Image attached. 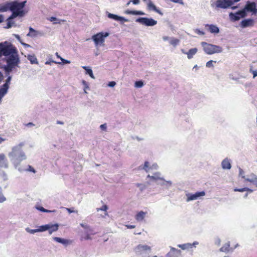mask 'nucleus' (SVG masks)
I'll use <instances>...</instances> for the list:
<instances>
[{
	"mask_svg": "<svg viewBox=\"0 0 257 257\" xmlns=\"http://www.w3.org/2000/svg\"><path fill=\"white\" fill-rule=\"evenodd\" d=\"M147 9L149 11H154L160 15L161 16H162L163 15V13L161 12L160 10L158 9L156 6L152 3V2L151 0L149 1V2L147 4Z\"/></svg>",
	"mask_w": 257,
	"mask_h": 257,
	"instance_id": "4468645a",
	"label": "nucleus"
},
{
	"mask_svg": "<svg viewBox=\"0 0 257 257\" xmlns=\"http://www.w3.org/2000/svg\"><path fill=\"white\" fill-rule=\"evenodd\" d=\"M107 16L109 18L113 19L116 21H121L123 22H127L128 20L122 17H120L117 15L108 13Z\"/></svg>",
	"mask_w": 257,
	"mask_h": 257,
	"instance_id": "f3484780",
	"label": "nucleus"
},
{
	"mask_svg": "<svg viewBox=\"0 0 257 257\" xmlns=\"http://www.w3.org/2000/svg\"><path fill=\"white\" fill-rule=\"evenodd\" d=\"M197 49L196 48H192L190 49L187 52H184L183 50V52L184 54L187 55V57L189 59H190L193 58V55H194L197 52Z\"/></svg>",
	"mask_w": 257,
	"mask_h": 257,
	"instance_id": "6ab92c4d",
	"label": "nucleus"
},
{
	"mask_svg": "<svg viewBox=\"0 0 257 257\" xmlns=\"http://www.w3.org/2000/svg\"><path fill=\"white\" fill-rule=\"evenodd\" d=\"M244 10V12H250L255 13L257 12V9H256V4L254 2H247L244 8L242 10Z\"/></svg>",
	"mask_w": 257,
	"mask_h": 257,
	"instance_id": "9b49d317",
	"label": "nucleus"
},
{
	"mask_svg": "<svg viewBox=\"0 0 257 257\" xmlns=\"http://www.w3.org/2000/svg\"><path fill=\"white\" fill-rule=\"evenodd\" d=\"M116 83L114 81H111L108 83V86L110 87H113L115 85Z\"/></svg>",
	"mask_w": 257,
	"mask_h": 257,
	"instance_id": "864d4df0",
	"label": "nucleus"
},
{
	"mask_svg": "<svg viewBox=\"0 0 257 257\" xmlns=\"http://www.w3.org/2000/svg\"><path fill=\"white\" fill-rule=\"evenodd\" d=\"M26 230L30 233H31V234H34L36 232H38V229H30L29 228H27L26 229Z\"/></svg>",
	"mask_w": 257,
	"mask_h": 257,
	"instance_id": "ea45409f",
	"label": "nucleus"
},
{
	"mask_svg": "<svg viewBox=\"0 0 257 257\" xmlns=\"http://www.w3.org/2000/svg\"><path fill=\"white\" fill-rule=\"evenodd\" d=\"M109 36L108 32H100L98 33L95 35H94L92 37V39L94 42L96 46L98 45L104 46V43L105 41V38Z\"/></svg>",
	"mask_w": 257,
	"mask_h": 257,
	"instance_id": "20e7f679",
	"label": "nucleus"
},
{
	"mask_svg": "<svg viewBox=\"0 0 257 257\" xmlns=\"http://www.w3.org/2000/svg\"><path fill=\"white\" fill-rule=\"evenodd\" d=\"M82 83L84 85V91L85 93H87L86 89H89V86H88L87 83L84 80H83L82 81Z\"/></svg>",
	"mask_w": 257,
	"mask_h": 257,
	"instance_id": "37998d69",
	"label": "nucleus"
},
{
	"mask_svg": "<svg viewBox=\"0 0 257 257\" xmlns=\"http://www.w3.org/2000/svg\"><path fill=\"white\" fill-rule=\"evenodd\" d=\"M246 181L252 183L257 187V177L252 179H246Z\"/></svg>",
	"mask_w": 257,
	"mask_h": 257,
	"instance_id": "c9c22d12",
	"label": "nucleus"
},
{
	"mask_svg": "<svg viewBox=\"0 0 257 257\" xmlns=\"http://www.w3.org/2000/svg\"><path fill=\"white\" fill-rule=\"evenodd\" d=\"M135 252L138 254H142L147 251L151 250V247L147 245L139 244L137 246L135 249Z\"/></svg>",
	"mask_w": 257,
	"mask_h": 257,
	"instance_id": "9d476101",
	"label": "nucleus"
},
{
	"mask_svg": "<svg viewBox=\"0 0 257 257\" xmlns=\"http://www.w3.org/2000/svg\"><path fill=\"white\" fill-rule=\"evenodd\" d=\"M49 229L47 230L49 231V233L51 234L53 232H55L58 230L59 225L58 224H49Z\"/></svg>",
	"mask_w": 257,
	"mask_h": 257,
	"instance_id": "412c9836",
	"label": "nucleus"
},
{
	"mask_svg": "<svg viewBox=\"0 0 257 257\" xmlns=\"http://www.w3.org/2000/svg\"><path fill=\"white\" fill-rule=\"evenodd\" d=\"M148 178H151V179H153V180H156V178H155V177L152 176H150V175H148Z\"/></svg>",
	"mask_w": 257,
	"mask_h": 257,
	"instance_id": "e2e57ef3",
	"label": "nucleus"
},
{
	"mask_svg": "<svg viewBox=\"0 0 257 257\" xmlns=\"http://www.w3.org/2000/svg\"><path fill=\"white\" fill-rule=\"evenodd\" d=\"M0 167L7 168L8 167V163L6 156L4 154H0Z\"/></svg>",
	"mask_w": 257,
	"mask_h": 257,
	"instance_id": "dca6fc26",
	"label": "nucleus"
},
{
	"mask_svg": "<svg viewBox=\"0 0 257 257\" xmlns=\"http://www.w3.org/2000/svg\"><path fill=\"white\" fill-rule=\"evenodd\" d=\"M100 127L101 130L105 131L106 130V124L105 123L101 124Z\"/></svg>",
	"mask_w": 257,
	"mask_h": 257,
	"instance_id": "603ef678",
	"label": "nucleus"
},
{
	"mask_svg": "<svg viewBox=\"0 0 257 257\" xmlns=\"http://www.w3.org/2000/svg\"><path fill=\"white\" fill-rule=\"evenodd\" d=\"M231 5V0H217L215 2V6L218 8L226 9Z\"/></svg>",
	"mask_w": 257,
	"mask_h": 257,
	"instance_id": "6e6552de",
	"label": "nucleus"
},
{
	"mask_svg": "<svg viewBox=\"0 0 257 257\" xmlns=\"http://www.w3.org/2000/svg\"><path fill=\"white\" fill-rule=\"evenodd\" d=\"M49 224H45L44 225L40 226L38 228V232H42L47 230L49 229Z\"/></svg>",
	"mask_w": 257,
	"mask_h": 257,
	"instance_id": "7c9ffc66",
	"label": "nucleus"
},
{
	"mask_svg": "<svg viewBox=\"0 0 257 257\" xmlns=\"http://www.w3.org/2000/svg\"><path fill=\"white\" fill-rule=\"evenodd\" d=\"M51 63H56L57 62H56L55 61H46L45 62V64L46 65H50L51 64Z\"/></svg>",
	"mask_w": 257,
	"mask_h": 257,
	"instance_id": "bf43d9fd",
	"label": "nucleus"
},
{
	"mask_svg": "<svg viewBox=\"0 0 257 257\" xmlns=\"http://www.w3.org/2000/svg\"><path fill=\"white\" fill-rule=\"evenodd\" d=\"M11 80V76H9L8 77V78L7 79L5 83L2 86H3L5 88H6L7 89H8Z\"/></svg>",
	"mask_w": 257,
	"mask_h": 257,
	"instance_id": "f704fd0d",
	"label": "nucleus"
},
{
	"mask_svg": "<svg viewBox=\"0 0 257 257\" xmlns=\"http://www.w3.org/2000/svg\"><path fill=\"white\" fill-rule=\"evenodd\" d=\"M5 61L7 63V65L4 66V70L6 72L10 73L14 68L17 67L20 63V58L18 53L6 57Z\"/></svg>",
	"mask_w": 257,
	"mask_h": 257,
	"instance_id": "f03ea898",
	"label": "nucleus"
},
{
	"mask_svg": "<svg viewBox=\"0 0 257 257\" xmlns=\"http://www.w3.org/2000/svg\"><path fill=\"white\" fill-rule=\"evenodd\" d=\"M252 66H250L249 72L253 74V78H255L256 76H257V70H253L252 69Z\"/></svg>",
	"mask_w": 257,
	"mask_h": 257,
	"instance_id": "4c0bfd02",
	"label": "nucleus"
},
{
	"mask_svg": "<svg viewBox=\"0 0 257 257\" xmlns=\"http://www.w3.org/2000/svg\"><path fill=\"white\" fill-rule=\"evenodd\" d=\"M179 40L176 38H173L170 41V43L171 45H173L174 47H176L179 43Z\"/></svg>",
	"mask_w": 257,
	"mask_h": 257,
	"instance_id": "473e14b6",
	"label": "nucleus"
},
{
	"mask_svg": "<svg viewBox=\"0 0 257 257\" xmlns=\"http://www.w3.org/2000/svg\"><path fill=\"white\" fill-rule=\"evenodd\" d=\"M196 33L200 35H204L205 34V33L199 29H196L195 31Z\"/></svg>",
	"mask_w": 257,
	"mask_h": 257,
	"instance_id": "3c124183",
	"label": "nucleus"
},
{
	"mask_svg": "<svg viewBox=\"0 0 257 257\" xmlns=\"http://www.w3.org/2000/svg\"><path fill=\"white\" fill-rule=\"evenodd\" d=\"M3 56L8 57L18 53L17 48L12 44L4 45L2 44V51Z\"/></svg>",
	"mask_w": 257,
	"mask_h": 257,
	"instance_id": "39448f33",
	"label": "nucleus"
},
{
	"mask_svg": "<svg viewBox=\"0 0 257 257\" xmlns=\"http://www.w3.org/2000/svg\"><path fill=\"white\" fill-rule=\"evenodd\" d=\"M221 165L224 169H230L231 168L230 162L228 159L223 160L221 163Z\"/></svg>",
	"mask_w": 257,
	"mask_h": 257,
	"instance_id": "aec40b11",
	"label": "nucleus"
},
{
	"mask_svg": "<svg viewBox=\"0 0 257 257\" xmlns=\"http://www.w3.org/2000/svg\"><path fill=\"white\" fill-rule=\"evenodd\" d=\"M38 35V32L32 27L29 28V33L27 34L28 36L31 37H36Z\"/></svg>",
	"mask_w": 257,
	"mask_h": 257,
	"instance_id": "a878e982",
	"label": "nucleus"
},
{
	"mask_svg": "<svg viewBox=\"0 0 257 257\" xmlns=\"http://www.w3.org/2000/svg\"><path fill=\"white\" fill-rule=\"evenodd\" d=\"M125 13L130 15H144L145 14L140 11H131V10H126L125 11Z\"/></svg>",
	"mask_w": 257,
	"mask_h": 257,
	"instance_id": "393cba45",
	"label": "nucleus"
},
{
	"mask_svg": "<svg viewBox=\"0 0 257 257\" xmlns=\"http://www.w3.org/2000/svg\"><path fill=\"white\" fill-rule=\"evenodd\" d=\"M230 244L229 243L225 244L220 248V250L222 252H228L229 250Z\"/></svg>",
	"mask_w": 257,
	"mask_h": 257,
	"instance_id": "c756f323",
	"label": "nucleus"
},
{
	"mask_svg": "<svg viewBox=\"0 0 257 257\" xmlns=\"http://www.w3.org/2000/svg\"><path fill=\"white\" fill-rule=\"evenodd\" d=\"M205 27L207 28V30L211 33L217 34L219 32V28L215 25L206 24Z\"/></svg>",
	"mask_w": 257,
	"mask_h": 257,
	"instance_id": "2eb2a0df",
	"label": "nucleus"
},
{
	"mask_svg": "<svg viewBox=\"0 0 257 257\" xmlns=\"http://www.w3.org/2000/svg\"><path fill=\"white\" fill-rule=\"evenodd\" d=\"M131 2L134 4V5H137L139 3L140 0H131Z\"/></svg>",
	"mask_w": 257,
	"mask_h": 257,
	"instance_id": "6e6d98bb",
	"label": "nucleus"
},
{
	"mask_svg": "<svg viewBox=\"0 0 257 257\" xmlns=\"http://www.w3.org/2000/svg\"><path fill=\"white\" fill-rule=\"evenodd\" d=\"M205 194V193L204 191L197 192L193 194H189L187 196V201H189L191 200H196L199 197L204 196Z\"/></svg>",
	"mask_w": 257,
	"mask_h": 257,
	"instance_id": "f8f14e48",
	"label": "nucleus"
},
{
	"mask_svg": "<svg viewBox=\"0 0 257 257\" xmlns=\"http://www.w3.org/2000/svg\"><path fill=\"white\" fill-rule=\"evenodd\" d=\"M126 226L127 227V228H130V229H133V228H135L136 227L135 225H126Z\"/></svg>",
	"mask_w": 257,
	"mask_h": 257,
	"instance_id": "13d9d810",
	"label": "nucleus"
},
{
	"mask_svg": "<svg viewBox=\"0 0 257 257\" xmlns=\"http://www.w3.org/2000/svg\"><path fill=\"white\" fill-rule=\"evenodd\" d=\"M246 15V12H244V10H242L234 14L232 13H230L229 17L232 20L235 21L239 20L241 18H244Z\"/></svg>",
	"mask_w": 257,
	"mask_h": 257,
	"instance_id": "1a4fd4ad",
	"label": "nucleus"
},
{
	"mask_svg": "<svg viewBox=\"0 0 257 257\" xmlns=\"http://www.w3.org/2000/svg\"><path fill=\"white\" fill-rule=\"evenodd\" d=\"M66 210L70 213H73V212H74L75 211L74 210H73L72 208H66Z\"/></svg>",
	"mask_w": 257,
	"mask_h": 257,
	"instance_id": "4d7b16f0",
	"label": "nucleus"
},
{
	"mask_svg": "<svg viewBox=\"0 0 257 257\" xmlns=\"http://www.w3.org/2000/svg\"><path fill=\"white\" fill-rule=\"evenodd\" d=\"M201 44L203 47L204 52L209 55L220 53L222 51V48L219 46L208 44L204 42H202Z\"/></svg>",
	"mask_w": 257,
	"mask_h": 257,
	"instance_id": "7ed1b4c3",
	"label": "nucleus"
},
{
	"mask_svg": "<svg viewBox=\"0 0 257 257\" xmlns=\"http://www.w3.org/2000/svg\"><path fill=\"white\" fill-rule=\"evenodd\" d=\"M13 19H10V17L7 19V25L5 28L6 29H9L11 28L14 24V22L12 21Z\"/></svg>",
	"mask_w": 257,
	"mask_h": 257,
	"instance_id": "2f4dec72",
	"label": "nucleus"
},
{
	"mask_svg": "<svg viewBox=\"0 0 257 257\" xmlns=\"http://www.w3.org/2000/svg\"><path fill=\"white\" fill-rule=\"evenodd\" d=\"M27 171H28L29 172H32L33 173H36L35 170L34 169V168L32 166H31L30 165L28 166V168Z\"/></svg>",
	"mask_w": 257,
	"mask_h": 257,
	"instance_id": "49530a36",
	"label": "nucleus"
},
{
	"mask_svg": "<svg viewBox=\"0 0 257 257\" xmlns=\"http://www.w3.org/2000/svg\"><path fill=\"white\" fill-rule=\"evenodd\" d=\"M80 225L83 227L84 228V229H86V231H92V229L89 226L87 225H86V224H84L83 223H81L80 224Z\"/></svg>",
	"mask_w": 257,
	"mask_h": 257,
	"instance_id": "e433bc0d",
	"label": "nucleus"
},
{
	"mask_svg": "<svg viewBox=\"0 0 257 257\" xmlns=\"http://www.w3.org/2000/svg\"><path fill=\"white\" fill-rule=\"evenodd\" d=\"M96 209L97 211H99L100 210L106 211L108 209V207L106 205H103L101 208H97Z\"/></svg>",
	"mask_w": 257,
	"mask_h": 257,
	"instance_id": "79ce46f5",
	"label": "nucleus"
},
{
	"mask_svg": "<svg viewBox=\"0 0 257 257\" xmlns=\"http://www.w3.org/2000/svg\"><path fill=\"white\" fill-rule=\"evenodd\" d=\"M246 190L245 191H247L250 193L252 192L253 191L252 190L250 189H249L248 188H246Z\"/></svg>",
	"mask_w": 257,
	"mask_h": 257,
	"instance_id": "69168bd1",
	"label": "nucleus"
},
{
	"mask_svg": "<svg viewBox=\"0 0 257 257\" xmlns=\"http://www.w3.org/2000/svg\"><path fill=\"white\" fill-rule=\"evenodd\" d=\"M171 250L173 251H176V252H179L180 251V250H178V249L175 248H171Z\"/></svg>",
	"mask_w": 257,
	"mask_h": 257,
	"instance_id": "0e129e2a",
	"label": "nucleus"
},
{
	"mask_svg": "<svg viewBox=\"0 0 257 257\" xmlns=\"http://www.w3.org/2000/svg\"><path fill=\"white\" fill-rule=\"evenodd\" d=\"M178 247L182 248V249H185L187 248H191L192 247V245L190 243H186L183 244L178 245Z\"/></svg>",
	"mask_w": 257,
	"mask_h": 257,
	"instance_id": "72a5a7b5",
	"label": "nucleus"
},
{
	"mask_svg": "<svg viewBox=\"0 0 257 257\" xmlns=\"http://www.w3.org/2000/svg\"><path fill=\"white\" fill-rule=\"evenodd\" d=\"M49 20L51 22L56 21L54 23V24H61V22H65L66 21L65 20H58L56 17H50Z\"/></svg>",
	"mask_w": 257,
	"mask_h": 257,
	"instance_id": "c85d7f7f",
	"label": "nucleus"
},
{
	"mask_svg": "<svg viewBox=\"0 0 257 257\" xmlns=\"http://www.w3.org/2000/svg\"><path fill=\"white\" fill-rule=\"evenodd\" d=\"M27 59L30 61L32 64H38V61L37 57L34 54L28 55Z\"/></svg>",
	"mask_w": 257,
	"mask_h": 257,
	"instance_id": "4be33fe9",
	"label": "nucleus"
},
{
	"mask_svg": "<svg viewBox=\"0 0 257 257\" xmlns=\"http://www.w3.org/2000/svg\"><path fill=\"white\" fill-rule=\"evenodd\" d=\"M39 210L43 212H54V211H51L47 209H45L43 207H40L38 208Z\"/></svg>",
	"mask_w": 257,
	"mask_h": 257,
	"instance_id": "c03bdc74",
	"label": "nucleus"
},
{
	"mask_svg": "<svg viewBox=\"0 0 257 257\" xmlns=\"http://www.w3.org/2000/svg\"><path fill=\"white\" fill-rule=\"evenodd\" d=\"M213 61L212 60H210V61H208L206 64V67H209V68L213 67Z\"/></svg>",
	"mask_w": 257,
	"mask_h": 257,
	"instance_id": "a18cd8bd",
	"label": "nucleus"
},
{
	"mask_svg": "<svg viewBox=\"0 0 257 257\" xmlns=\"http://www.w3.org/2000/svg\"><path fill=\"white\" fill-rule=\"evenodd\" d=\"M10 2L7 3L5 5H0V12H5L10 10Z\"/></svg>",
	"mask_w": 257,
	"mask_h": 257,
	"instance_id": "b1692460",
	"label": "nucleus"
},
{
	"mask_svg": "<svg viewBox=\"0 0 257 257\" xmlns=\"http://www.w3.org/2000/svg\"><path fill=\"white\" fill-rule=\"evenodd\" d=\"M57 124H64L63 122H62L61 121H60V120H58L57 121Z\"/></svg>",
	"mask_w": 257,
	"mask_h": 257,
	"instance_id": "338daca9",
	"label": "nucleus"
},
{
	"mask_svg": "<svg viewBox=\"0 0 257 257\" xmlns=\"http://www.w3.org/2000/svg\"><path fill=\"white\" fill-rule=\"evenodd\" d=\"M34 124L32 122H29L26 124L27 126L34 125Z\"/></svg>",
	"mask_w": 257,
	"mask_h": 257,
	"instance_id": "774afa93",
	"label": "nucleus"
},
{
	"mask_svg": "<svg viewBox=\"0 0 257 257\" xmlns=\"http://www.w3.org/2000/svg\"><path fill=\"white\" fill-rule=\"evenodd\" d=\"M61 61H62V62L64 64H69L70 63V61H68V60H65L64 59H63L62 58H60Z\"/></svg>",
	"mask_w": 257,
	"mask_h": 257,
	"instance_id": "5fc2aeb1",
	"label": "nucleus"
},
{
	"mask_svg": "<svg viewBox=\"0 0 257 257\" xmlns=\"http://www.w3.org/2000/svg\"><path fill=\"white\" fill-rule=\"evenodd\" d=\"M149 166V163L147 161L145 162L144 169H145L147 172L148 171V169Z\"/></svg>",
	"mask_w": 257,
	"mask_h": 257,
	"instance_id": "8fccbe9b",
	"label": "nucleus"
},
{
	"mask_svg": "<svg viewBox=\"0 0 257 257\" xmlns=\"http://www.w3.org/2000/svg\"><path fill=\"white\" fill-rule=\"evenodd\" d=\"M246 190V187H244V188H240V189H237V188H235V189H234V191L235 192H242L245 191Z\"/></svg>",
	"mask_w": 257,
	"mask_h": 257,
	"instance_id": "de8ad7c7",
	"label": "nucleus"
},
{
	"mask_svg": "<svg viewBox=\"0 0 257 257\" xmlns=\"http://www.w3.org/2000/svg\"><path fill=\"white\" fill-rule=\"evenodd\" d=\"M4 76L3 74L0 72V82L3 80Z\"/></svg>",
	"mask_w": 257,
	"mask_h": 257,
	"instance_id": "680f3d73",
	"label": "nucleus"
},
{
	"mask_svg": "<svg viewBox=\"0 0 257 257\" xmlns=\"http://www.w3.org/2000/svg\"><path fill=\"white\" fill-rule=\"evenodd\" d=\"M82 68L86 70V73L88 74L92 78H95L93 74L92 70L90 68H89L87 66H83Z\"/></svg>",
	"mask_w": 257,
	"mask_h": 257,
	"instance_id": "cd10ccee",
	"label": "nucleus"
},
{
	"mask_svg": "<svg viewBox=\"0 0 257 257\" xmlns=\"http://www.w3.org/2000/svg\"><path fill=\"white\" fill-rule=\"evenodd\" d=\"M12 155L17 162H20L26 159V156L20 148L16 147L13 149Z\"/></svg>",
	"mask_w": 257,
	"mask_h": 257,
	"instance_id": "423d86ee",
	"label": "nucleus"
},
{
	"mask_svg": "<svg viewBox=\"0 0 257 257\" xmlns=\"http://www.w3.org/2000/svg\"><path fill=\"white\" fill-rule=\"evenodd\" d=\"M95 233L93 232V230L92 231H86L85 233L81 235L80 240L83 241L91 239V235H93Z\"/></svg>",
	"mask_w": 257,
	"mask_h": 257,
	"instance_id": "a211bd4d",
	"label": "nucleus"
},
{
	"mask_svg": "<svg viewBox=\"0 0 257 257\" xmlns=\"http://www.w3.org/2000/svg\"><path fill=\"white\" fill-rule=\"evenodd\" d=\"M53 239L56 241L61 243L62 244H66L68 242V240L58 237H54Z\"/></svg>",
	"mask_w": 257,
	"mask_h": 257,
	"instance_id": "bb28decb",
	"label": "nucleus"
},
{
	"mask_svg": "<svg viewBox=\"0 0 257 257\" xmlns=\"http://www.w3.org/2000/svg\"><path fill=\"white\" fill-rule=\"evenodd\" d=\"M146 214V212L141 211L136 214L135 218L138 221H142L144 219Z\"/></svg>",
	"mask_w": 257,
	"mask_h": 257,
	"instance_id": "5701e85b",
	"label": "nucleus"
},
{
	"mask_svg": "<svg viewBox=\"0 0 257 257\" xmlns=\"http://www.w3.org/2000/svg\"><path fill=\"white\" fill-rule=\"evenodd\" d=\"M136 21L146 26H153L157 24V21L152 18H140Z\"/></svg>",
	"mask_w": 257,
	"mask_h": 257,
	"instance_id": "0eeeda50",
	"label": "nucleus"
},
{
	"mask_svg": "<svg viewBox=\"0 0 257 257\" xmlns=\"http://www.w3.org/2000/svg\"><path fill=\"white\" fill-rule=\"evenodd\" d=\"M4 17L3 15H0V23L4 21Z\"/></svg>",
	"mask_w": 257,
	"mask_h": 257,
	"instance_id": "052dcab7",
	"label": "nucleus"
},
{
	"mask_svg": "<svg viewBox=\"0 0 257 257\" xmlns=\"http://www.w3.org/2000/svg\"><path fill=\"white\" fill-rule=\"evenodd\" d=\"M171 2L175 3H179L181 5H184V2L183 0H170Z\"/></svg>",
	"mask_w": 257,
	"mask_h": 257,
	"instance_id": "09e8293b",
	"label": "nucleus"
},
{
	"mask_svg": "<svg viewBox=\"0 0 257 257\" xmlns=\"http://www.w3.org/2000/svg\"><path fill=\"white\" fill-rule=\"evenodd\" d=\"M144 85L142 81H138L135 82V86L138 88L142 87Z\"/></svg>",
	"mask_w": 257,
	"mask_h": 257,
	"instance_id": "58836bf2",
	"label": "nucleus"
},
{
	"mask_svg": "<svg viewBox=\"0 0 257 257\" xmlns=\"http://www.w3.org/2000/svg\"><path fill=\"white\" fill-rule=\"evenodd\" d=\"M6 198L3 196L2 192V188L0 187V203L4 202Z\"/></svg>",
	"mask_w": 257,
	"mask_h": 257,
	"instance_id": "a19ab883",
	"label": "nucleus"
},
{
	"mask_svg": "<svg viewBox=\"0 0 257 257\" xmlns=\"http://www.w3.org/2000/svg\"><path fill=\"white\" fill-rule=\"evenodd\" d=\"M254 21L252 19H247L242 20L240 23V26L242 28L252 27L254 25Z\"/></svg>",
	"mask_w": 257,
	"mask_h": 257,
	"instance_id": "ddd939ff",
	"label": "nucleus"
},
{
	"mask_svg": "<svg viewBox=\"0 0 257 257\" xmlns=\"http://www.w3.org/2000/svg\"><path fill=\"white\" fill-rule=\"evenodd\" d=\"M26 3V1L21 3L17 1L10 2V11L12 12V14L10 16V19H14L18 16H24L25 13L23 9Z\"/></svg>",
	"mask_w": 257,
	"mask_h": 257,
	"instance_id": "f257e3e1",
	"label": "nucleus"
}]
</instances>
